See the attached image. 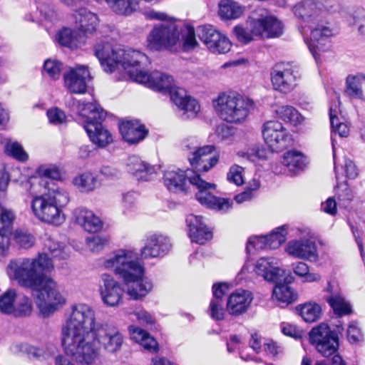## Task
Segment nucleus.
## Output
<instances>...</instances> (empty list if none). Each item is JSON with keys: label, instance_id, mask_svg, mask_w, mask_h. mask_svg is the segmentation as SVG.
Listing matches in <instances>:
<instances>
[{"label": "nucleus", "instance_id": "f257e3e1", "mask_svg": "<svg viewBox=\"0 0 365 365\" xmlns=\"http://www.w3.org/2000/svg\"><path fill=\"white\" fill-rule=\"evenodd\" d=\"M123 344L119 329L110 324L96 322L94 310L86 304L71 307L61 328V344L65 353L78 363L93 364L100 357V349L116 353Z\"/></svg>", "mask_w": 365, "mask_h": 365}, {"label": "nucleus", "instance_id": "f03ea898", "mask_svg": "<svg viewBox=\"0 0 365 365\" xmlns=\"http://www.w3.org/2000/svg\"><path fill=\"white\" fill-rule=\"evenodd\" d=\"M53 269V262L46 255H38L34 258L14 259L6 267L9 279L35 292L36 305L43 317H49L66 302L57 283L45 275Z\"/></svg>", "mask_w": 365, "mask_h": 365}, {"label": "nucleus", "instance_id": "7ed1b4c3", "mask_svg": "<svg viewBox=\"0 0 365 365\" xmlns=\"http://www.w3.org/2000/svg\"><path fill=\"white\" fill-rule=\"evenodd\" d=\"M103 267L113 270L124 282L126 292L133 299L145 297L153 288L152 282L143 277L144 267L138 260V254L130 250H119L103 262Z\"/></svg>", "mask_w": 365, "mask_h": 365}, {"label": "nucleus", "instance_id": "20e7f679", "mask_svg": "<svg viewBox=\"0 0 365 365\" xmlns=\"http://www.w3.org/2000/svg\"><path fill=\"white\" fill-rule=\"evenodd\" d=\"M191 170L168 169L163 175L165 186L171 192H178L187 191L190 185L198 189L196 199L203 205L220 211L227 212L232 206V202L226 198L212 195L208 190L215 188V185L203 180L199 174L192 175Z\"/></svg>", "mask_w": 365, "mask_h": 365}, {"label": "nucleus", "instance_id": "39448f33", "mask_svg": "<svg viewBox=\"0 0 365 365\" xmlns=\"http://www.w3.org/2000/svg\"><path fill=\"white\" fill-rule=\"evenodd\" d=\"M183 41V48L192 49L197 44L194 28L179 26L175 21H164L154 26L148 37V46L155 51L170 50L180 41Z\"/></svg>", "mask_w": 365, "mask_h": 365}, {"label": "nucleus", "instance_id": "423d86ee", "mask_svg": "<svg viewBox=\"0 0 365 365\" xmlns=\"http://www.w3.org/2000/svg\"><path fill=\"white\" fill-rule=\"evenodd\" d=\"M68 202L69 197L66 190L48 187L46 192L33 197L31 209L38 220L57 226L65 221L63 208Z\"/></svg>", "mask_w": 365, "mask_h": 365}, {"label": "nucleus", "instance_id": "0eeeda50", "mask_svg": "<svg viewBox=\"0 0 365 365\" xmlns=\"http://www.w3.org/2000/svg\"><path fill=\"white\" fill-rule=\"evenodd\" d=\"M282 25L274 16L267 15L262 9L255 11L247 21V28L236 26L234 33L239 41L248 43L254 36L276 38L282 34Z\"/></svg>", "mask_w": 365, "mask_h": 365}, {"label": "nucleus", "instance_id": "6e6552de", "mask_svg": "<svg viewBox=\"0 0 365 365\" xmlns=\"http://www.w3.org/2000/svg\"><path fill=\"white\" fill-rule=\"evenodd\" d=\"M78 110L81 115L86 118L83 127L93 144L103 148L113 142L111 133L102 125L106 113L99 105L96 103L78 102Z\"/></svg>", "mask_w": 365, "mask_h": 365}, {"label": "nucleus", "instance_id": "1a4fd4ad", "mask_svg": "<svg viewBox=\"0 0 365 365\" xmlns=\"http://www.w3.org/2000/svg\"><path fill=\"white\" fill-rule=\"evenodd\" d=\"M213 106L222 120L230 123H240L249 115L253 102L237 93H223L213 101Z\"/></svg>", "mask_w": 365, "mask_h": 365}, {"label": "nucleus", "instance_id": "9d476101", "mask_svg": "<svg viewBox=\"0 0 365 365\" xmlns=\"http://www.w3.org/2000/svg\"><path fill=\"white\" fill-rule=\"evenodd\" d=\"M184 146L191 150L187 158L193 170L192 175L207 172L219 161V154L215 151L214 145L199 147L197 141L192 140L191 143L185 142Z\"/></svg>", "mask_w": 365, "mask_h": 365}, {"label": "nucleus", "instance_id": "9b49d317", "mask_svg": "<svg viewBox=\"0 0 365 365\" xmlns=\"http://www.w3.org/2000/svg\"><path fill=\"white\" fill-rule=\"evenodd\" d=\"M309 342L324 357L335 354L339 348V336L326 323L314 327L309 333Z\"/></svg>", "mask_w": 365, "mask_h": 365}, {"label": "nucleus", "instance_id": "f8f14e48", "mask_svg": "<svg viewBox=\"0 0 365 365\" xmlns=\"http://www.w3.org/2000/svg\"><path fill=\"white\" fill-rule=\"evenodd\" d=\"M262 135L268 147L279 152L288 147L292 138L288 130L279 121L269 120L263 125Z\"/></svg>", "mask_w": 365, "mask_h": 365}, {"label": "nucleus", "instance_id": "ddd939ff", "mask_svg": "<svg viewBox=\"0 0 365 365\" xmlns=\"http://www.w3.org/2000/svg\"><path fill=\"white\" fill-rule=\"evenodd\" d=\"M298 72L292 65L277 63L272 69L271 81L273 88L282 93H289L297 86Z\"/></svg>", "mask_w": 365, "mask_h": 365}, {"label": "nucleus", "instance_id": "4468645a", "mask_svg": "<svg viewBox=\"0 0 365 365\" xmlns=\"http://www.w3.org/2000/svg\"><path fill=\"white\" fill-rule=\"evenodd\" d=\"M309 29H311L310 36L304 41L312 56L317 61L319 56V52L327 51L330 48L329 38L333 34L329 27L319 24V19L314 21V24L309 26Z\"/></svg>", "mask_w": 365, "mask_h": 365}, {"label": "nucleus", "instance_id": "2eb2a0df", "mask_svg": "<svg viewBox=\"0 0 365 365\" xmlns=\"http://www.w3.org/2000/svg\"><path fill=\"white\" fill-rule=\"evenodd\" d=\"M197 34L200 41L214 53H225L231 48L228 38L212 26H199Z\"/></svg>", "mask_w": 365, "mask_h": 365}, {"label": "nucleus", "instance_id": "dca6fc26", "mask_svg": "<svg viewBox=\"0 0 365 365\" xmlns=\"http://www.w3.org/2000/svg\"><path fill=\"white\" fill-rule=\"evenodd\" d=\"M117 58H118L117 68L120 66L135 82L138 75L146 72L143 69L142 65L148 61V58L139 51L124 50L120 48L117 53Z\"/></svg>", "mask_w": 365, "mask_h": 365}, {"label": "nucleus", "instance_id": "f3484780", "mask_svg": "<svg viewBox=\"0 0 365 365\" xmlns=\"http://www.w3.org/2000/svg\"><path fill=\"white\" fill-rule=\"evenodd\" d=\"M331 0H303L293 8L294 15L304 23L314 24L323 11H331Z\"/></svg>", "mask_w": 365, "mask_h": 365}, {"label": "nucleus", "instance_id": "a211bd4d", "mask_svg": "<svg viewBox=\"0 0 365 365\" xmlns=\"http://www.w3.org/2000/svg\"><path fill=\"white\" fill-rule=\"evenodd\" d=\"M168 93L171 101L182 112L183 118H192L200 111L197 101L188 96L184 88L174 85Z\"/></svg>", "mask_w": 365, "mask_h": 365}, {"label": "nucleus", "instance_id": "6ab92c4d", "mask_svg": "<svg viewBox=\"0 0 365 365\" xmlns=\"http://www.w3.org/2000/svg\"><path fill=\"white\" fill-rule=\"evenodd\" d=\"M286 240L285 226L276 228L271 234L265 236H254L248 239L246 250L250 253L253 249L278 248Z\"/></svg>", "mask_w": 365, "mask_h": 365}, {"label": "nucleus", "instance_id": "aec40b11", "mask_svg": "<svg viewBox=\"0 0 365 365\" xmlns=\"http://www.w3.org/2000/svg\"><path fill=\"white\" fill-rule=\"evenodd\" d=\"M65 86L73 93H84L87 89V83L91 79L88 68L77 66L70 68L63 75Z\"/></svg>", "mask_w": 365, "mask_h": 365}, {"label": "nucleus", "instance_id": "412c9836", "mask_svg": "<svg viewBox=\"0 0 365 365\" xmlns=\"http://www.w3.org/2000/svg\"><path fill=\"white\" fill-rule=\"evenodd\" d=\"M171 247L168 237L160 233L151 234L147 237L146 243L141 249V257L144 259L163 257Z\"/></svg>", "mask_w": 365, "mask_h": 365}, {"label": "nucleus", "instance_id": "4be33fe9", "mask_svg": "<svg viewBox=\"0 0 365 365\" xmlns=\"http://www.w3.org/2000/svg\"><path fill=\"white\" fill-rule=\"evenodd\" d=\"M100 293L104 304L115 307L122 301L123 289L112 276L103 274L101 278Z\"/></svg>", "mask_w": 365, "mask_h": 365}, {"label": "nucleus", "instance_id": "5701e85b", "mask_svg": "<svg viewBox=\"0 0 365 365\" xmlns=\"http://www.w3.org/2000/svg\"><path fill=\"white\" fill-rule=\"evenodd\" d=\"M285 250L288 255L302 259L313 262L318 258L317 245L310 239L291 240L286 245Z\"/></svg>", "mask_w": 365, "mask_h": 365}, {"label": "nucleus", "instance_id": "b1692460", "mask_svg": "<svg viewBox=\"0 0 365 365\" xmlns=\"http://www.w3.org/2000/svg\"><path fill=\"white\" fill-rule=\"evenodd\" d=\"M119 49L108 42L101 41L95 45L94 55L106 72L112 73L118 67L117 53Z\"/></svg>", "mask_w": 365, "mask_h": 365}, {"label": "nucleus", "instance_id": "393cba45", "mask_svg": "<svg viewBox=\"0 0 365 365\" xmlns=\"http://www.w3.org/2000/svg\"><path fill=\"white\" fill-rule=\"evenodd\" d=\"M135 82L143 84L153 90L168 93L175 85L172 76L159 71H153L151 73L145 72L138 75L135 78Z\"/></svg>", "mask_w": 365, "mask_h": 365}, {"label": "nucleus", "instance_id": "a878e982", "mask_svg": "<svg viewBox=\"0 0 365 365\" xmlns=\"http://www.w3.org/2000/svg\"><path fill=\"white\" fill-rule=\"evenodd\" d=\"M75 29L83 35L93 34L99 25V19L96 14L86 8H80L72 14Z\"/></svg>", "mask_w": 365, "mask_h": 365}, {"label": "nucleus", "instance_id": "bb28decb", "mask_svg": "<svg viewBox=\"0 0 365 365\" xmlns=\"http://www.w3.org/2000/svg\"><path fill=\"white\" fill-rule=\"evenodd\" d=\"M252 299V294L250 291L238 289L228 297L227 310L231 315H240L247 310Z\"/></svg>", "mask_w": 365, "mask_h": 365}, {"label": "nucleus", "instance_id": "cd10ccee", "mask_svg": "<svg viewBox=\"0 0 365 365\" xmlns=\"http://www.w3.org/2000/svg\"><path fill=\"white\" fill-rule=\"evenodd\" d=\"M186 222L189 227V237L192 242L203 245L212 239V234L202 222L201 216L190 215L187 217Z\"/></svg>", "mask_w": 365, "mask_h": 365}, {"label": "nucleus", "instance_id": "c85d7f7f", "mask_svg": "<svg viewBox=\"0 0 365 365\" xmlns=\"http://www.w3.org/2000/svg\"><path fill=\"white\" fill-rule=\"evenodd\" d=\"M256 273L269 282H277L284 271L278 267V260L274 257H261L256 263Z\"/></svg>", "mask_w": 365, "mask_h": 365}, {"label": "nucleus", "instance_id": "c756f323", "mask_svg": "<svg viewBox=\"0 0 365 365\" xmlns=\"http://www.w3.org/2000/svg\"><path fill=\"white\" fill-rule=\"evenodd\" d=\"M127 170L128 173L134 175L138 180H150L153 175L155 174V167L150 165L135 155L128 158Z\"/></svg>", "mask_w": 365, "mask_h": 365}, {"label": "nucleus", "instance_id": "7c9ffc66", "mask_svg": "<svg viewBox=\"0 0 365 365\" xmlns=\"http://www.w3.org/2000/svg\"><path fill=\"white\" fill-rule=\"evenodd\" d=\"M281 163L283 168L278 170L277 167H276L274 170L276 173L294 175L304 168L305 159L301 153L292 150L284 154Z\"/></svg>", "mask_w": 365, "mask_h": 365}, {"label": "nucleus", "instance_id": "2f4dec72", "mask_svg": "<svg viewBox=\"0 0 365 365\" xmlns=\"http://www.w3.org/2000/svg\"><path fill=\"white\" fill-rule=\"evenodd\" d=\"M73 214L76 223L88 232H96L103 227L101 219L89 210L78 207L73 210Z\"/></svg>", "mask_w": 365, "mask_h": 365}, {"label": "nucleus", "instance_id": "473e14b6", "mask_svg": "<svg viewBox=\"0 0 365 365\" xmlns=\"http://www.w3.org/2000/svg\"><path fill=\"white\" fill-rule=\"evenodd\" d=\"M119 129L123 139L130 143H136L143 140L148 133L144 125L137 120H126L122 123Z\"/></svg>", "mask_w": 365, "mask_h": 365}, {"label": "nucleus", "instance_id": "72a5a7b5", "mask_svg": "<svg viewBox=\"0 0 365 365\" xmlns=\"http://www.w3.org/2000/svg\"><path fill=\"white\" fill-rule=\"evenodd\" d=\"M41 255H46L51 262L49 256L56 259H66L69 257L70 252L68 247L63 243L55 240L51 236L46 235L43 240V252Z\"/></svg>", "mask_w": 365, "mask_h": 365}, {"label": "nucleus", "instance_id": "f704fd0d", "mask_svg": "<svg viewBox=\"0 0 365 365\" xmlns=\"http://www.w3.org/2000/svg\"><path fill=\"white\" fill-rule=\"evenodd\" d=\"M131 338L150 352H156L158 344L156 340L143 329L135 326L129 327Z\"/></svg>", "mask_w": 365, "mask_h": 365}, {"label": "nucleus", "instance_id": "c9c22d12", "mask_svg": "<svg viewBox=\"0 0 365 365\" xmlns=\"http://www.w3.org/2000/svg\"><path fill=\"white\" fill-rule=\"evenodd\" d=\"M364 81L365 75L362 73L348 76L346 81V94L352 98L362 99Z\"/></svg>", "mask_w": 365, "mask_h": 365}, {"label": "nucleus", "instance_id": "e433bc0d", "mask_svg": "<svg viewBox=\"0 0 365 365\" xmlns=\"http://www.w3.org/2000/svg\"><path fill=\"white\" fill-rule=\"evenodd\" d=\"M218 12L222 19H235L242 15L244 7L233 0H221Z\"/></svg>", "mask_w": 365, "mask_h": 365}, {"label": "nucleus", "instance_id": "4c0bfd02", "mask_svg": "<svg viewBox=\"0 0 365 365\" xmlns=\"http://www.w3.org/2000/svg\"><path fill=\"white\" fill-rule=\"evenodd\" d=\"M106 3L116 14L128 16L138 9L139 0H106Z\"/></svg>", "mask_w": 365, "mask_h": 365}, {"label": "nucleus", "instance_id": "58836bf2", "mask_svg": "<svg viewBox=\"0 0 365 365\" xmlns=\"http://www.w3.org/2000/svg\"><path fill=\"white\" fill-rule=\"evenodd\" d=\"M5 153L19 162H26L29 159L27 153L17 141L6 138L3 142Z\"/></svg>", "mask_w": 365, "mask_h": 365}, {"label": "nucleus", "instance_id": "ea45409f", "mask_svg": "<svg viewBox=\"0 0 365 365\" xmlns=\"http://www.w3.org/2000/svg\"><path fill=\"white\" fill-rule=\"evenodd\" d=\"M299 315L309 323L314 322L320 318L322 314L321 307L314 302H307L297 307Z\"/></svg>", "mask_w": 365, "mask_h": 365}, {"label": "nucleus", "instance_id": "a19ab883", "mask_svg": "<svg viewBox=\"0 0 365 365\" xmlns=\"http://www.w3.org/2000/svg\"><path fill=\"white\" fill-rule=\"evenodd\" d=\"M73 184L81 191L88 192L97 187V178L91 173H82L73 179Z\"/></svg>", "mask_w": 365, "mask_h": 365}, {"label": "nucleus", "instance_id": "79ce46f5", "mask_svg": "<svg viewBox=\"0 0 365 365\" xmlns=\"http://www.w3.org/2000/svg\"><path fill=\"white\" fill-rule=\"evenodd\" d=\"M276 114L281 120L297 125L303 121L302 115L291 106H282L276 109Z\"/></svg>", "mask_w": 365, "mask_h": 365}, {"label": "nucleus", "instance_id": "37998d69", "mask_svg": "<svg viewBox=\"0 0 365 365\" xmlns=\"http://www.w3.org/2000/svg\"><path fill=\"white\" fill-rule=\"evenodd\" d=\"M327 301L338 316L348 315L351 312L350 304L341 294H332Z\"/></svg>", "mask_w": 365, "mask_h": 365}, {"label": "nucleus", "instance_id": "c03bdc74", "mask_svg": "<svg viewBox=\"0 0 365 365\" xmlns=\"http://www.w3.org/2000/svg\"><path fill=\"white\" fill-rule=\"evenodd\" d=\"M277 282L273 289V297H274L277 301L290 304L297 299V294L289 285L281 284L278 281Z\"/></svg>", "mask_w": 365, "mask_h": 365}, {"label": "nucleus", "instance_id": "a18cd8bd", "mask_svg": "<svg viewBox=\"0 0 365 365\" xmlns=\"http://www.w3.org/2000/svg\"><path fill=\"white\" fill-rule=\"evenodd\" d=\"M33 310L32 300L26 295H19L16 305L14 307L13 314L16 317L29 316Z\"/></svg>", "mask_w": 365, "mask_h": 365}, {"label": "nucleus", "instance_id": "49530a36", "mask_svg": "<svg viewBox=\"0 0 365 365\" xmlns=\"http://www.w3.org/2000/svg\"><path fill=\"white\" fill-rule=\"evenodd\" d=\"M63 69V63L56 59L48 58L44 61L43 73L53 80L58 79Z\"/></svg>", "mask_w": 365, "mask_h": 365}, {"label": "nucleus", "instance_id": "de8ad7c7", "mask_svg": "<svg viewBox=\"0 0 365 365\" xmlns=\"http://www.w3.org/2000/svg\"><path fill=\"white\" fill-rule=\"evenodd\" d=\"M336 113L337 110L336 109L334 110L331 107L329 108V118L332 131L341 138L346 137L349 135V128L346 124L338 122Z\"/></svg>", "mask_w": 365, "mask_h": 365}, {"label": "nucleus", "instance_id": "09e8293b", "mask_svg": "<svg viewBox=\"0 0 365 365\" xmlns=\"http://www.w3.org/2000/svg\"><path fill=\"white\" fill-rule=\"evenodd\" d=\"M16 293L14 289L7 290L0 297V311L6 314H11L14 307V299Z\"/></svg>", "mask_w": 365, "mask_h": 365}, {"label": "nucleus", "instance_id": "8fccbe9b", "mask_svg": "<svg viewBox=\"0 0 365 365\" xmlns=\"http://www.w3.org/2000/svg\"><path fill=\"white\" fill-rule=\"evenodd\" d=\"M16 218L14 212L0 205V229L12 231V226Z\"/></svg>", "mask_w": 365, "mask_h": 365}, {"label": "nucleus", "instance_id": "3c124183", "mask_svg": "<svg viewBox=\"0 0 365 365\" xmlns=\"http://www.w3.org/2000/svg\"><path fill=\"white\" fill-rule=\"evenodd\" d=\"M75 31L69 28H65L57 34L58 42L66 47L73 48L77 46V40L74 36Z\"/></svg>", "mask_w": 365, "mask_h": 365}, {"label": "nucleus", "instance_id": "603ef678", "mask_svg": "<svg viewBox=\"0 0 365 365\" xmlns=\"http://www.w3.org/2000/svg\"><path fill=\"white\" fill-rule=\"evenodd\" d=\"M15 243L21 248L28 249L34 243V237L26 230H16L14 233Z\"/></svg>", "mask_w": 365, "mask_h": 365}, {"label": "nucleus", "instance_id": "864d4df0", "mask_svg": "<svg viewBox=\"0 0 365 365\" xmlns=\"http://www.w3.org/2000/svg\"><path fill=\"white\" fill-rule=\"evenodd\" d=\"M339 205L346 207L352 200L354 195L347 184H338L336 188Z\"/></svg>", "mask_w": 365, "mask_h": 365}, {"label": "nucleus", "instance_id": "5fc2aeb1", "mask_svg": "<svg viewBox=\"0 0 365 365\" xmlns=\"http://www.w3.org/2000/svg\"><path fill=\"white\" fill-rule=\"evenodd\" d=\"M123 213L125 215L137 209L136 194L134 192L123 193L122 196Z\"/></svg>", "mask_w": 365, "mask_h": 365}, {"label": "nucleus", "instance_id": "6e6d98bb", "mask_svg": "<svg viewBox=\"0 0 365 365\" xmlns=\"http://www.w3.org/2000/svg\"><path fill=\"white\" fill-rule=\"evenodd\" d=\"M56 350L54 345L50 344L46 349L39 347L30 346L27 351L29 356H32L37 359H46L48 356L53 354Z\"/></svg>", "mask_w": 365, "mask_h": 365}, {"label": "nucleus", "instance_id": "4d7b16f0", "mask_svg": "<svg viewBox=\"0 0 365 365\" xmlns=\"http://www.w3.org/2000/svg\"><path fill=\"white\" fill-rule=\"evenodd\" d=\"M86 244L89 250L93 252H98L108 245V240L98 235L86 238Z\"/></svg>", "mask_w": 365, "mask_h": 365}, {"label": "nucleus", "instance_id": "13d9d810", "mask_svg": "<svg viewBox=\"0 0 365 365\" xmlns=\"http://www.w3.org/2000/svg\"><path fill=\"white\" fill-rule=\"evenodd\" d=\"M222 300L212 299L210 304V315L215 320H222L224 318V309Z\"/></svg>", "mask_w": 365, "mask_h": 365}, {"label": "nucleus", "instance_id": "bf43d9fd", "mask_svg": "<svg viewBox=\"0 0 365 365\" xmlns=\"http://www.w3.org/2000/svg\"><path fill=\"white\" fill-rule=\"evenodd\" d=\"M242 168L240 166H232L230 168L227 173V180L235 183L237 185H240L243 183V178L242 176Z\"/></svg>", "mask_w": 365, "mask_h": 365}, {"label": "nucleus", "instance_id": "052dcab7", "mask_svg": "<svg viewBox=\"0 0 365 365\" xmlns=\"http://www.w3.org/2000/svg\"><path fill=\"white\" fill-rule=\"evenodd\" d=\"M47 116L50 123L56 125L63 123L66 119L65 113L57 108L48 110Z\"/></svg>", "mask_w": 365, "mask_h": 365}, {"label": "nucleus", "instance_id": "680f3d73", "mask_svg": "<svg viewBox=\"0 0 365 365\" xmlns=\"http://www.w3.org/2000/svg\"><path fill=\"white\" fill-rule=\"evenodd\" d=\"M234 133V128L225 123L220 124L216 128V135L221 140H228Z\"/></svg>", "mask_w": 365, "mask_h": 365}, {"label": "nucleus", "instance_id": "e2e57ef3", "mask_svg": "<svg viewBox=\"0 0 365 365\" xmlns=\"http://www.w3.org/2000/svg\"><path fill=\"white\" fill-rule=\"evenodd\" d=\"M40 173L42 176L52 180H61L62 178L60 170L53 165L41 168Z\"/></svg>", "mask_w": 365, "mask_h": 365}, {"label": "nucleus", "instance_id": "0e129e2a", "mask_svg": "<svg viewBox=\"0 0 365 365\" xmlns=\"http://www.w3.org/2000/svg\"><path fill=\"white\" fill-rule=\"evenodd\" d=\"M133 316L135 317L138 322L142 325H151L154 323L153 316L145 310L135 311L133 314Z\"/></svg>", "mask_w": 365, "mask_h": 365}, {"label": "nucleus", "instance_id": "69168bd1", "mask_svg": "<svg viewBox=\"0 0 365 365\" xmlns=\"http://www.w3.org/2000/svg\"><path fill=\"white\" fill-rule=\"evenodd\" d=\"M9 181V178L6 172L5 165L0 162V197L5 195Z\"/></svg>", "mask_w": 365, "mask_h": 365}, {"label": "nucleus", "instance_id": "338daca9", "mask_svg": "<svg viewBox=\"0 0 365 365\" xmlns=\"http://www.w3.org/2000/svg\"><path fill=\"white\" fill-rule=\"evenodd\" d=\"M11 231L0 229V253L4 254L9 248Z\"/></svg>", "mask_w": 365, "mask_h": 365}, {"label": "nucleus", "instance_id": "774afa93", "mask_svg": "<svg viewBox=\"0 0 365 365\" xmlns=\"http://www.w3.org/2000/svg\"><path fill=\"white\" fill-rule=\"evenodd\" d=\"M37 10L39 11L40 16L45 20L52 21L54 16V11L50 6L45 4L39 3L37 5Z\"/></svg>", "mask_w": 365, "mask_h": 365}]
</instances>
